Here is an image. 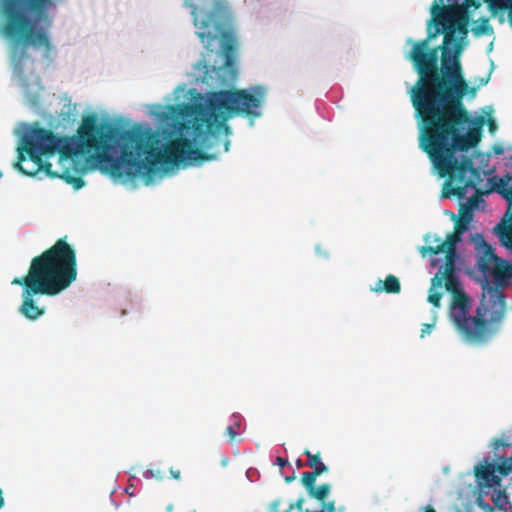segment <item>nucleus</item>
Returning <instances> with one entry per match:
<instances>
[{
  "instance_id": "a211bd4d",
  "label": "nucleus",
  "mask_w": 512,
  "mask_h": 512,
  "mask_svg": "<svg viewBox=\"0 0 512 512\" xmlns=\"http://www.w3.org/2000/svg\"><path fill=\"white\" fill-rule=\"evenodd\" d=\"M320 469L310 472H304L301 476V482L306 488L307 492L312 491L318 476H320Z\"/></svg>"
},
{
  "instance_id": "dca6fc26",
  "label": "nucleus",
  "mask_w": 512,
  "mask_h": 512,
  "mask_svg": "<svg viewBox=\"0 0 512 512\" xmlns=\"http://www.w3.org/2000/svg\"><path fill=\"white\" fill-rule=\"evenodd\" d=\"M492 501L497 508L507 512V505L509 504V500L504 490H495V492L492 494Z\"/></svg>"
},
{
  "instance_id": "393cba45",
  "label": "nucleus",
  "mask_w": 512,
  "mask_h": 512,
  "mask_svg": "<svg viewBox=\"0 0 512 512\" xmlns=\"http://www.w3.org/2000/svg\"><path fill=\"white\" fill-rule=\"evenodd\" d=\"M26 98H27V101L29 103H31L33 106L39 105L40 99L37 94H30V93L26 92Z\"/></svg>"
},
{
  "instance_id": "aec40b11",
  "label": "nucleus",
  "mask_w": 512,
  "mask_h": 512,
  "mask_svg": "<svg viewBox=\"0 0 512 512\" xmlns=\"http://www.w3.org/2000/svg\"><path fill=\"white\" fill-rule=\"evenodd\" d=\"M473 218V210L470 208H467L463 204L460 206L459 210V220L464 221L466 223H470Z\"/></svg>"
},
{
  "instance_id": "2f4dec72",
  "label": "nucleus",
  "mask_w": 512,
  "mask_h": 512,
  "mask_svg": "<svg viewBox=\"0 0 512 512\" xmlns=\"http://www.w3.org/2000/svg\"><path fill=\"white\" fill-rule=\"evenodd\" d=\"M492 151L495 155H502L505 149L501 145H494Z\"/></svg>"
},
{
  "instance_id": "7c9ffc66",
  "label": "nucleus",
  "mask_w": 512,
  "mask_h": 512,
  "mask_svg": "<svg viewBox=\"0 0 512 512\" xmlns=\"http://www.w3.org/2000/svg\"><path fill=\"white\" fill-rule=\"evenodd\" d=\"M169 471H170V475L172 476V478H174L176 480L180 479V477H181L180 470L174 469L173 467H171Z\"/></svg>"
},
{
  "instance_id": "c756f323",
  "label": "nucleus",
  "mask_w": 512,
  "mask_h": 512,
  "mask_svg": "<svg viewBox=\"0 0 512 512\" xmlns=\"http://www.w3.org/2000/svg\"><path fill=\"white\" fill-rule=\"evenodd\" d=\"M432 327H433L432 324H428V323L423 324L422 329H421V337H424L426 334H429L432 330Z\"/></svg>"
},
{
  "instance_id": "f704fd0d",
  "label": "nucleus",
  "mask_w": 512,
  "mask_h": 512,
  "mask_svg": "<svg viewBox=\"0 0 512 512\" xmlns=\"http://www.w3.org/2000/svg\"><path fill=\"white\" fill-rule=\"evenodd\" d=\"M423 512H436V510L431 505H426L423 507Z\"/></svg>"
},
{
  "instance_id": "20e7f679",
  "label": "nucleus",
  "mask_w": 512,
  "mask_h": 512,
  "mask_svg": "<svg viewBox=\"0 0 512 512\" xmlns=\"http://www.w3.org/2000/svg\"><path fill=\"white\" fill-rule=\"evenodd\" d=\"M77 278V258L67 237L32 258L25 276L15 277L12 285L21 286L22 303L19 313L35 321L45 314V307L37 305L35 296H55L66 290Z\"/></svg>"
},
{
  "instance_id": "c9c22d12",
  "label": "nucleus",
  "mask_w": 512,
  "mask_h": 512,
  "mask_svg": "<svg viewBox=\"0 0 512 512\" xmlns=\"http://www.w3.org/2000/svg\"><path fill=\"white\" fill-rule=\"evenodd\" d=\"M295 478H296L295 475L287 476V477H285V482L290 483L293 480H295Z\"/></svg>"
},
{
  "instance_id": "4468645a",
  "label": "nucleus",
  "mask_w": 512,
  "mask_h": 512,
  "mask_svg": "<svg viewBox=\"0 0 512 512\" xmlns=\"http://www.w3.org/2000/svg\"><path fill=\"white\" fill-rule=\"evenodd\" d=\"M303 453L307 457L305 465L313 469L312 471L320 469V474L328 472L329 468L323 463L320 452L313 454L310 450L305 449Z\"/></svg>"
},
{
  "instance_id": "f8f14e48",
  "label": "nucleus",
  "mask_w": 512,
  "mask_h": 512,
  "mask_svg": "<svg viewBox=\"0 0 512 512\" xmlns=\"http://www.w3.org/2000/svg\"><path fill=\"white\" fill-rule=\"evenodd\" d=\"M401 285L398 278L392 274L388 275L384 281L379 280L377 286L374 288L375 292L385 291L389 294L399 293Z\"/></svg>"
},
{
  "instance_id": "412c9836",
  "label": "nucleus",
  "mask_w": 512,
  "mask_h": 512,
  "mask_svg": "<svg viewBox=\"0 0 512 512\" xmlns=\"http://www.w3.org/2000/svg\"><path fill=\"white\" fill-rule=\"evenodd\" d=\"M442 298V293L435 291L433 288H430L428 301L435 307L440 306V301Z\"/></svg>"
},
{
  "instance_id": "37998d69",
  "label": "nucleus",
  "mask_w": 512,
  "mask_h": 512,
  "mask_svg": "<svg viewBox=\"0 0 512 512\" xmlns=\"http://www.w3.org/2000/svg\"><path fill=\"white\" fill-rule=\"evenodd\" d=\"M2 177V172L0 171V178Z\"/></svg>"
},
{
  "instance_id": "473e14b6",
  "label": "nucleus",
  "mask_w": 512,
  "mask_h": 512,
  "mask_svg": "<svg viewBox=\"0 0 512 512\" xmlns=\"http://www.w3.org/2000/svg\"><path fill=\"white\" fill-rule=\"evenodd\" d=\"M276 462H277V464H278L281 468H283V467H285L286 465H288V464H289V461H288L287 459H285V458H282V457H277V458H276Z\"/></svg>"
},
{
  "instance_id": "f3484780",
  "label": "nucleus",
  "mask_w": 512,
  "mask_h": 512,
  "mask_svg": "<svg viewBox=\"0 0 512 512\" xmlns=\"http://www.w3.org/2000/svg\"><path fill=\"white\" fill-rule=\"evenodd\" d=\"M330 490H331V486L329 484L325 483L318 487L314 486L312 491H309L308 494L310 497L323 502L328 497Z\"/></svg>"
},
{
  "instance_id": "6ab92c4d",
  "label": "nucleus",
  "mask_w": 512,
  "mask_h": 512,
  "mask_svg": "<svg viewBox=\"0 0 512 512\" xmlns=\"http://www.w3.org/2000/svg\"><path fill=\"white\" fill-rule=\"evenodd\" d=\"M490 31H492V28L487 18H481L480 23L472 28V32L477 36L488 34Z\"/></svg>"
},
{
  "instance_id": "0eeeda50",
  "label": "nucleus",
  "mask_w": 512,
  "mask_h": 512,
  "mask_svg": "<svg viewBox=\"0 0 512 512\" xmlns=\"http://www.w3.org/2000/svg\"><path fill=\"white\" fill-rule=\"evenodd\" d=\"M455 154L456 152L454 153V157L456 159L455 166H460V164L463 163L465 159H469L471 161V166L469 167V170H465V172H463V174L459 176L456 174V172H453V179L450 177L451 175L449 174L443 175V178H446V180L443 185L442 197L451 198L452 196H456L457 198L462 199L468 193V189L473 188L475 189V193L471 197H469L467 202L463 205L466 206L467 208L474 210L482 201V192L479 189H477V184L481 181L480 172L477 168L474 167L473 160L470 157L463 156L461 160H458ZM433 165L437 170L439 176L442 177L439 169L436 167L434 163Z\"/></svg>"
},
{
  "instance_id": "4c0bfd02",
  "label": "nucleus",
  "mask_w": 512,
  "mask_h": 512,
  "mask_svg": "<svg viewBox=\"0 0 512 512\" xmlns=\"http://www.w3.org/2000/svg\"><path fill=\"white\" fill-rule=\"evenodd\" d=\"M304 465H305V464L302 462V460L298 459V460L296 461V466H297L298 468H301V467H303Z\"/></svg>"
},
{
  "instance_id": "bb28decb",
  "label": "nucleus",
  "mask_w": 512,
  "mask_h": 512,
  "mask_svg": "<svg viewBox=\"0 0 512 512\" xmlns=\"http://www.w3.org/2000/svg\"><path fill=\"white\" fill-rule=\"evenodd\" d=\"M226 435L229 437L230 441H233L237 435L236 430L233 428V426H228L226 428Z\"/></svg>"
},
{
  "instance_id": "ddd939ff",
  "label": "nucleus",
  "mask_w": 512,
  "mask_h": 512,
  "mask_svg": "<svg viewBox=\"0 0 512 512\" xmlns=\"http://www.w3.org/2000/svg\"><path fill=\"white\" fill-rule=\"evenodd\" d=\"M494 16L508 10V20L512 26V0H485Z\"/></svg>"
},
{
  "instance_id": "423d86ee",
  "label": "nucleus",
  "mask_w": 512,
  "mask_h": 512,
  "mask_svg": "<svg viewBox=\"0 0 512 512\" xmlns=\"http://www.w3.org/2000/svg\"><path fill=\"white\" fill-rule=\"evenodd\" d=\"M211 10L207 13L193 3V0H184L185 6L191 8V15L196 34L208 52H216L222 59V64H206L203 81L217 87L230 86L237 76L233 58L236 49V39L232 30L227 26L231 21V11L226 0H206Z\"/></svg>"
},
{
  "instance_id": "9d476101",
  "label": "nucleus",
  "mask_w": 512,
  "mask_h": 512,
  "mask_svg": "<svg viewBox=\"0 0 512 512\" xmlns=\"http://www.w3.org/2000/svg\"><path fill=\"white\" fill-rule=\"evenodd\" d=\"M508 207L501 222L494 228L500 243L512 251V201H507Z\"/></svg>"
},
{
  "instance_id": "f257e3e1",
  "label": "nucleus",
  "mask_w": 512,
  "mask_h": 512,
  "mask_svg": "<svg viewBox=\"0 0 512 512\" xmlns=\"http://www.w3.org/2000/svg\"><path fill=\"white\" fill-rule=\"evenodd\" d=\"M173 114L181 116L178 123L179 136L168 140L164 133L150 127L134 125L119 134L120 155L109 153L115 139L116 129L111 125L98 124L96 114L85 116L76 135L60 136L53 131L35 125L23 138V148L19 151L14 167L27 176H35L44 171L51 177L58 176L51 171L52 164L42 160V156L59 154L60 160H72L77 175L65 169L60 177L76 190L85 184L81 175L88 170L87 163L76 165V158H87L101 172L114 178L124 175L134 178L142 176L152 179L159 165H178L186 159L212 160L207 154L193 145L209 148L207 142L222 143L224 151L229 150L230 141L222 140L218 133H230L227 120L235 115H245V89L220 90L211 92L205 103L169 106Z\"/></svg>"
},
{
  "instance_id": "7ed1b4c3",
  "label": "nucleus",
  "mask_w": 512,
  "mask_h": 512,
  "mask_svg": "<svg viewBox=\"0 0 512 512\" xmlns=\"http://www.w3.org/2000/svg\"><path fill=\"white\" fill-rule=\"evenodd\" d=\"M477 250V266L482 272V298L475 316L469 315L470 300L456 275L445 277L446 290L452 294L450 318L459 334L469 342L485 340L492 326L502 321L506 312L503 289L512 278V265L498 257L481 234L472 237Z\"/></svg>"
},
{
  "instance_id": "e433bc0d",
  "label": "nucleus",
  "mask_w": 512,
  "mask_h": 512,
  "mask_svg": "<svg viewBox=\"0 0 512 512\" xmlns=\"http://www.w3.org/2000/svg\"><path fill=\"white\" fill-rule=\"evenodd\" d=\"M489 127H490L491 131L496 127V124H495L494 120H490Z\"/></svg>"
},
{
  "instance_id": "79ce46f5",
  "label": "nucleus",
  "mask_w": 512,
  "mask_h": 512,
  "mask_svg": "<svg viewBox=\"0 0 512 512\" xmlns=\"http://www.w3.org/2000/svg\"><path fill=\"white\" fill-rule=\"evenodd\" d=\"M285 512H292V510H290V509L288 508Z\"/></svg>"
},
{
  "instance_id": "6e6552de",
  "label": "nucleus",
  "mask_w": 512,
  "mask_h": 512,
  "mask_svg": "<svg viewBox=\"0 0 512 512\" xmlns=\"http://www.w3.org/2000/svg\"><path fill=\"white\" fill-rule=\"evenodd\" d=\"M438 242L435 246H422L420 252L423 256L426 254L429 255H438L440 253H445V263L441 268V272L444 276L455 275L456 269V258H457V248L456 246L447 245L446 243L441 242L440 239H436Z\"/></svg>"
},
{
  "instance_id": "c85d7f7f",
  "label": "nucleus",
  "mask_w": 512,
  "mask_h": 512,
  "mask_svg": "<svg viewBox=\"0 0 512 512\" xmlns=\"http://www.w3.org/2000/svg\"><path fill=\"white\" fill-rule=\"evenodd\" d=\"M464 2H465L466 7H468V8L474 7L475 9H477L481 5L479 0H464Z\"/></svg>"
},
{
  "instance_id": "ea45409f",
  "label": "nucleus",
  "mask_w": 512,
  "mask_h": 512,
  "mask_svg": "<svg viewBox=\"0 0 512 512\" xmlns=\"http://www.w3.org/2000/svg\"><path fill=\"white\" fill-rule=\"evenodd\" d=\"M487 82H488V79H486V80H483V79H482V80H481V85H486V84H487Z\"/></svg>"
},
{
  "instance_id": "a878e982",
  "label": "nucleus",
  "mask_w": 512,
  "mask_h": 512,
  "mask_svg": "<svg viewBox=\"0 0 512 512\" xmlns=\"http://www.w3.org/2000/svg\"><path fill=\"white\" fill-rule=\"evenodd\" d=\"M282 501L281 499H276L274 501H272L270 504H269V512H279V507L281 505Z\"/></svg>"
},
{
  "instance_id": "c03bdc74",
  "label": "nucleus",
  "mask_w": 512,
  "mask_h": 512,
  "mask_svg": "<svg viewBox=\"0 0 512 512\" xmlns=\"http://www.w3.org/2000/svg\"><path fill=\"white\" fill-rule=\"evenodd\" d=\"M190 512H196V511H190Z\"/></svg>"
},
{
  "instance_id": "72a5a7b5",
  "label": "nucleus",
  "mask_w": 512,
  "mask_h": 512,
  "mask_svg": "<svg viewBox=\"0 0 512 512\" xmlns=\"http://www.w3.org/2000/svg\"><path fill=\"white\" fill-rule=\"evenodd\" d=\"M5 505V500L3 497V490L0 488V509L3 508Z\"/></svg>"
},
{
  "instance_id": "b1692460",
  "label": "nucleus",
  "mask_w": 512,
  "mask_h": 512,
  "mask_svg": "<svg viewBox=\"0 0 512 512\" xmlns=\"http://www.w3.org/2000/svg\"><path fill=\"white\" fill-rule=\"evenodd\" d=\"M324 511L335 512V502L334 501H330V502L323 501L322 508H321L320 512H324Z\"/></svg>"
},
{
  "instance_id": "9b49d317",
  "label": "nucleus",
  "mask_w": 512,
  "mask_h": 512,
  "mask_svg": "<svg viewBox=\"0 0 512 512\" xmlns=\"http://www.w3.org/2000/svg\"><path fill=\"white\" fill-rule=\"evenodd\" d=\"M509 156L506 166L511 169L510 172L498 179L493 184L492 190L499 193L505 200L512 201V147L507 149Z\"/></svg>"
},
{
  "instance_id": "2eb2a0df",
  "label": "nucleus",
  "mask_w": 512,
  "mask_h": 512,
  "mask_svg": "<svg viewBox=\"0 0 512 512\" xmlns=\"http://www.w3.org/2000/svg\"><path fill=\"white\" fill-rule=\"evenodd\" d=\"M468 225L469 223L457 219L454 225V231L447 235L443 243H446L447 245L457 246V244L461 241V235L465 231H467Z\"/></svg>"
},
{
  "instance_id": "39448f33",
  "label": "nucleus",
  "mask_w": 512,
  "mask_h": 512,
  "mask_svg": "<svg viewBox=\"0 0 512 512\" xmlns=\"http://www.w3.org/2000/svg\"><path fill=\"white\" fill-rule=\"evenodd\" d=\"M61 0H0V18L2 34L14 42L11 48V63L14 74L26 88L23 64L28 57L25 46L43 47L51 51L52 44L47 32L38 29L37 23L51 26L52 19L47 11Z\"/></svg>"
},
{
  "instance_id": "4be33fe9",
  "label": "nucleus",
  "mask_w": 512,
  "mask_h": 512,
  "mask_svg": "<svg viewBox=\"0 0 512 512\" xmlns=\"http://www.w3.org/2000/svg\"><path fill=\"white\" fill-rule=\"evenodd\" d=\"M476 504L484 511V512H494V508L487 502L483 500L481 496L477 497Z\"/></svg>"
},
{
  "instance_id": "a19ab883",
  "label": "nucleus",
  "mask_w": 512,
  "mask_h": 512,
  "mask_svg": "<svg viewBox=\"0 0 512 512\" xmlns=\"http://www.w3.org/2000/svg\"><path fill=\"white\" fill-rule=\"evenodd\" d=\"M148 473H150L151 475H154L153 470L148 471Z\"/></svg>"
},
{
  "instance_id": "58836bf2",
  "label": "nucleus",
  "mask_w": 512,
  "mask_h": 512,
  "mask_svg": "<svg viewBox=\"0 0 512 512\" xmlns=\"http://www.w3.org/2000/svg\"><path fill=\"white\" fill-rule=\"evenodd\" d=\"M456 512H472L471 509L467 508L465 510L457 509Z\"/></svg>"
},
{
  "instance_id": "cd10ccee",
  "label": "nucleus",
  "mask_w": 512,
  "mask_h": 512,
  "mask_svg": "<svg viewBox=\"0 0 512 512\" xmlns=\"http://www.w3.org/2000/svg\"><path fill=\"white\" fill-rule=\"evenodd\" d=\"M303 503H304V499L300 498L295 503H291L288 508L290 510H293L295 508L298 509V510H301L302 506H303Z\"/></svg>"
},
{
  "instance_id": "5701e85b",
  "label": "nucleus",
  "mask_w": 512,
  "mask_h": 512,
  "mask_svg": "<svg viewBox=\"0 0 512 512\" xmlns=\"http://www.w3.org/2000/svg\"><path fill=\"white\" fill-rule=\"evenodd\" d=\"M443 280H445V277L440 269L439 272L431 280V283H432L431 288L434 289V287H441Z\"/></svg>"
},
{
  "instance_id": "f03ea898",
  "label": "nucleus",
  "mask_w": 512,
  "mask_h": 512,
  "mask_svg": "<svg viewBox=\"0 0 512 512\" xmlns=\"http://www.w3.org/2000/svg\"><path fill=\"white\" fill-rule=\"evenodd\" d=\"M427 37L412 44L407 59L412 63L418 79L410 90V100L421 131L419 143L440 174L459 176L469 170L471 161L465 159L456 165L455 152H467L481 141L480 126L469 127L473 122L463 104L469 92L460 63L462 46L456 42L468 34L469 16L464 7L456 4L445 6L444 0H434Z\"/></svg>"
},
{
  "instance_id": "1a4fd4ad",
  "label": "nucleus",
  "mask_w": 512,
  "mask_h": 512,
  "mask_svg": "<svg viewBox=\"0 0 512 512\" xmlns=\"http://www.w3.org/2000/svg\"><path fill=\"white\" fill-rule=\"evenodd\" d=\"M496 464L485 461L475 466L474 474L480 488H493L500 486L501 476L496 474Z\"/></svg>"
}]
</instances>
